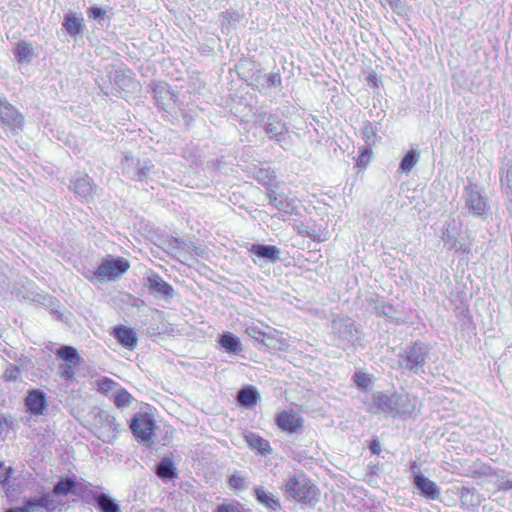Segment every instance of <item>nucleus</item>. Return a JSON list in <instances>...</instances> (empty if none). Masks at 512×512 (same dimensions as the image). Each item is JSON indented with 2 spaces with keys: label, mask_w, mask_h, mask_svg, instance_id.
I'll return each instance as SVG.
<instances>
[{
  "label": "nucleus",
  "mask_w": 512,
  "mask_h": 512,
  "mask_svg": "<svg viewBox=\"0 0 512 512\" xmlns=\"http://www.w3.org/2000/svg\"><path fill=\"white\" fill-rule=\"evenodd\" d=\"M417 406L418 398L412 394L377 392L373 394L370 411L382 412L392 418H406L416 416Z\"/></svg>",
  "instance_id": "obj_1"
},
{
  "label": "nucleus",
  "mask_w": 512,
  "mask_h": 512,
  "mask_svg": "<svg viewBox=\"0 0 512 512\" xmlns=\"http://www.w3.org/2000/svg\"><path fill=\"white\" fill-rule=\"evenodd\" d=\"M75 489L74 480L70 477H65L54 485L52 492L46 493L39 498L30 499L23 506L11 508L6 512H37L41 509L53 511L59 505L55 497L73 495Z\"/></svg>",
  "instance_id": "obj_2"
},
{
  "label": "nucleus",
  "mask_w": 512,
  "mask_h": 512,
  "mask_svg": "<svg viewBox=\"0 0 512 512\" xmlns=\"http://www.w3.org/2000/svg\"><path fill=\"white\" fill-rule=\"evenodd\" d=\"M284 491L288 497L303 503H311L318 496L317 487L304 474L288 477L284 484Z\"/></svg>",
  "instance_id": "obj_3"
},
{
  "label": "nucleus",
  "mask_w": 512,
  "mask_h": 512,
  "mask_svg": "<svg viewBox=\"0 0 512 512\" xmlns=\"http://www.w3.org/2000/svg\"><path fill=\"white\" fill-rule=\"evenodd\" d=\"M120 167L125 177L137 182L148 183L155 173V166L150 159H140L131 155L123 157Z\"/></svg>",
  "instance_id": "obj_4"
},
{
  "label": "nucleus",
  "mask_w": 512,
  "mask_h": 512,
  "mask_svg": "<svg viewBox=\"0 0 512 512\" xmlns=\"http://www.w3.org/2000/svg\"><path fill=\"white\" fill-rule=\"evenodd\" d=\"M428 354L429 349L427 345L417 341L398 355L397 362L401 369L413 374H420L424 372Z\"/></svg>",
  "instance_id": "obj_5"
},
{
  "label": "nucleus",
  "mask_w": 512,
  "mask_h": 512,
  "mask_svg": "<svg viewBox=\"0 0 512 512\" xmlns=\"http://www.w3.org/2000/svg\"><path fill=\"white\" fill-rule=\"evenodd\" d=\"M258 116L268 138L285 148L290 139V133L286 124L275 114H268L266 116V113H259Z\"/></svg>",
  "instance_id": "obj_6"
},
{
  "label": "nucleus",
  "mask_w": 512,
  "mask_h": 512,
  "mask_svg": "<svg viewBox=\"0 0 512 512\" xmlns=\"http://www.w3.org/2000/svg\"><path fill=\"white\" fill-rule=\"evenodd\" d=\"M0 122L2 129L15 136L24 128V117L19 110L6 99L0 98Z\"/></svg>",
  "instance_id": "obj_7"
},
{
  "label": "nucleus",
  "mask_w": 512,
  "mask_h": 512,
  "mask_svg": "<svg viewBox=\"0 0 512 512\" xmlns=\"http://www.w3.org/2000/svg\"><path fill=\"white\" fill-rule=\"evenodd\" d=\"M129 269V262L121 257L105 259L94 271V277L98 281H113L118 279Z\"/></svg>",
  "instance_id": "obj_8"
},
{
  "label": "nucleus",
  "mask_w": 512,
  "mask_h": 512,
  "mask_svg": "<svg viewBox=\"0 0 512 512\" xmlns=\"http://www.w3.org/2000/svg\"><path fill=\"white\" fill-rule=\"evenodd\" d=\"M56 354L65 361V364L59 366L60 375L66 380L73 379L75 375L74 368L81 363V357L77 350L72 346L63 345L57 350Z\"/></svg>",
  "instance_id": "obj_9"
},
{
  "label": "nucleus",
  "mask_w": 512,
  "mask_h": 512,
  "mask_svg": "<svg viewBox=\"0 0 512 512\" xmlns=\"http://www.w3.org/2000/svg\"><path fill=\"white\" fill-rule=\"evenodd\" d=\"M413 473V483L416 488L420 491V494L429 500H436L440 496V488L438 485L421 474L419 467L416 463L411 466Z\"/></svg>",
  "instance_id": "obj_10"
},
{
  "label": "nucleus",
  "mask_w": 512,
  "mask_h": 512,
  "mask_svg": "<svg viewBox=\"0 0 512 512\" xmlns=\"http://www.w3.org/2000/svg\"><path fill=\"white\" fill-rule=\"evenodd\" d=\"M276 425L285 432L299 433L304 426V419L293 410H284L275 417Z\"/></svg>",
  "instance_id": "obj_11"
},
{
  "label": "nucleus",
  "mask_w": 512,
  "mask_h": 512,
  "mask_svg": "<svg viewBox=\"0 0 512 512\" xmlns=\"http://www.w3.org/2000/svg\"><path fill=\"white\" fill-rule=\"evenodd\" d=\"M130 428L136 438L146 442L153 435L155 423L147 414H138L132 419Z\"/></svg>",
  "instance_id": "obj_12"
},
{
  "label": "nucleus",
  "mask_w": 512,
  "mask_h": 512,
  "mask_svg": "<svg viewBox=\"0 0 512 512\" xmlns=\"http://www.w3.org/2000/svg\"><path fill=\"white\" fill-rule=\"evenodd\" d=\"M465 206L475 216H484L487 213V201L481 193L475 189L465 190Z\"/></svg>",
  "instance_id": "obj_13"
},
{
  "label": "nucleus",
  "mask_w": 512,
  "mask_h": 512,
  "mask_svg": "<svg viewBox=\"0 0 512 512\" xmlns=\"http://www.w3.org/2000/svg\"><path fill=\"white\" fill-rule=\"evenodd\" d=\"M25 405L32 415H43L48 408L46 394L39 389H32L28 391L25 399Z\"/></svg>",
  "instance_id": "obj_14"
},
{
  "label": "nucleus",
  "mask_w": 512,
  "mask_h": 512,
  "mask_svg": "<svg viewBox=\"0 0 512 512\" xmlns=\"http://www.w3.org/2000/svg\"><path fill=\"white\" fill-rule=\"evenodd\" d=\"M63 27L71 36L81 35L85 30L84 19L75 12L69 11L64 16Z\"/></svg>",
  "instance_id": "obj_15"
},
{
  "label": "nucleus",
  "mask_w": 512,
  "mask_h": 512,
  "mask_svg": "<svg viewBox=\"0 0 512 512\" xmlns=\"http://www.w3.org/2000/svg\"><path fill=\"white\" fill-rule=\"evenodd\" d=\"M113 336L124 347L133 350L137 346V336L132 328L118 326L114 328Z\"/></svg>",
  "instance_id": "obj_16"
},
{
  "label": "nucleus",
  "mask_w": 512,
  "mask_h": 512,
  "mask_svg": "<svg viewBox=\"0 0 512 512\" xmlns=\"http://www.w3.org/2000/svg\"><path fill=\"white\" fill-rule=\"evenodd\" d=\"M250 251L257 257L267 259L271 263L280 260V249L273 245L253 244Z\"/></svg>",
  "instance_id": "obj_17"
},
{
  "label": "nucleus",
  "mask_w": 512,
  "mask_h": 512,
  "mask_svg": "<svg viewBox=\"0 0 512 512\" xmlns=\"http://www.w3.org/2000/svg\"><path fill=\"white\" fill-rule=\"evenodd\" d=\"M337 334L339 338L352 345L360 340V331L353 323L336 324Z\"/></svg>",
  "instance_id": "obj_18"
},
{
  "label": "nucleus",
  "mask_w": 512,
  "mask_h": 512,
  "mask_svg": "<svg viewBox=\"0 0 512 512\" xmlns=\"http://www.w3.org/2000/svg\"><path fill=\"white\" fill-rule=\"evenodd\" d=\"M70 188L81 198L88 200V198L92 194V184L87 175L78 176L74 178L71 182Z\"/></svg>",
  "instance_id": "obj_19"
},
{
  "label": "nucleus",
  "mask_w": 512,
  "mask_h": 512,
  "mask_svg": "<svg viewBox=\"0 0 512 512\" xmlns=\"http://www.w3.org/2000/svg\"><path fill=\"white\" fill-rule=\"evenodd\" d=\"M148 287L151 291L161 294L167 298L173 296L172 286L157 274H152L148 277Z\"/></svg>",
  "instance_id": "obj_20"
},
{
  "label": "nucleus",
  "mask_w": 512,
  "mask_h": 512,
  "mask_svg": "<svg viewBox=\"0 0 512 512\" xmlns=\"http://www.w3.org/2000/svg\"><path fill=\"white\" fill-rule=\"evenodd\" d=\"M99 512H121V508L115 499L105 493L93 494Z\"/></svg>",
  "instance_id": "obj_21"
},
{
  "label": "nucleus",
  "mask_w": 512,
  "mask_h": 512,
  "mask_svg": "<svg viewBox=\"0 0 512 512\" xmlns=\"http://www.w3.org/2000/svg\"><path fill=\"white\" fill-rule=\"evenodd\" d=\"M156 474L163 481L172 480L178 476L177 469L169 458H164L160 461L156 468Z\"/></svg>",
  "instance_id": "obj_22"
},
{
  "label": "nucleus",
  "mask_w": 512,
  "mask_h": 512,
  "mask_svg": "<svg viewBox=\"0 0 512 512\" xmlns=\"http://www.w3.org/2000/svg\"><path fill=\"white\" fill-rule=\"evenodd\" d=\"M245 440L252 449L258 450L263 455L269 454L272 451L269 441L258 434L248 433L245 435Z\"/></svg>",
  "instance_id": "obj_23"
},
{
  "label": "nucleus",
  "mask_w": 512,
  "mask_h": 512,
  "mask_svg": "<svg viewBox=\"0 0 512 512\" xmlns=\"http://www.w3.org/2000/svg\"><path fill=\"white\" fill-rule=\"evenodd\" d=\"M255 496L260 504L272 511H275L280 507L278 498H276L272 493L267 492L263 487H257L255 489Z\"/></svg>",
  "instance_id": "obj_24"
},
{
  "label": "nucleus",
  "mask_w": 512,
  "mask_h": 512,
  "mask_svg": "<svg viewBox=\"0 0 512 512\" xmlns=\"http://www.w3.org/2000/svg\"><path fill=\"white\" fill-rule=\"evenodd\" d=\"M270 203L275 206L278 210L285 213H292L294 210V201L284 194H273L269 195Z\"/></svg>",
  "instance_id": "obj_25"
},
{
  "label": "nucleus",
  "mask_w": 512,
  "mask_h": 512,
  "mask_svg": "<svg viewBox=\"0 0 512 512\" xmlns=\"http://www.w3.org/2000/svg\"><path fill=\"white\" fill-rule=\"evenodd\" d=\"M460 499L463 505H467L471 508L478 507L485 500L474 488H463Z\"/></svg>",
  "instance_id": "obj_26"
},
{
  "label": "nucleus",
  "mask_w": 512,
  "mask_h": 512,
  "mask_svg": "<svg viewBox=\"0 0 512 512\" xmlns=\"http://www.w3.org/2000/svg\"><path fill=\"white\" fill-rule=\"evenodd\" d=\"M259 398V393L257 389L253 386H248L246 388L241 389L238 392L237 400L243 406L251 407L257 403Z\"/></svg>",
  "instance_id": "obj_27"
},
{
  "label": "nucleus",
  "mask_w": 512,
  "mask_h": 512,
  "mask_svg": "<svg viewBox=\"0 0 512 512\" xmlns=\"http://www.w3.org/2000/svg\"><path fill=\"white\" fill-rule=\"evenodd\" d=\"M15 57L21 63H29L34 55L33 47L28 42H20L15 48Z\"/></svg>",
  "instance_id": "obj_28"
},
{
  "label": "nucleus",
  "mask_w": 512,
  "mask_h": 512,
  "mask_svg": "<svg viewBox=\"0 0 512 512\" xmlns=\"http://www.w3.org/2000/svg\"><path fill=\"white\" fill-rule=\"evenodd\" d=\"M221 346L227 351L232 353H239L242 351L239 339L232 333H224L220 338Z\"/></svg>",
  "instance_id": "obj_29"
},
{
  "label": "nucleus",
  "mask_w": 512,
  "mask_h": 512,
  "mask_svg": "<svg viewBox=\"0 0 512 512\" xmlns=\"http://www.w3.org/2000/svg\"><path fill=\"white\" fill-rule=\"evenodd\" d=\"M501 184L505 193L512 199V163L507 164L502 171Z\"/></svg>",
  "instance_id": "obj_30"
},
{
  "label": "nucleus",
  "mask_w": 512,
  "mask_h": 512,
  "mask_svg": "<svg viewBox=\"0 0 512 512\" xmlns=\"http://www.w3.org/2000/svg\"><path fill=\"white\" fill-rule=\"evenodd\" d=\"M419 160V154L416 153L415 150H410L402 159L400 163V168L404 171L409 173L414 166L417 164Z\"/></svg>",
  "instance_id": "obj_31"
},
{
  "label": "nucleus",
  "mask_w": 512,
  "mask_h": 512,
  "mask_svg": "<svg viewBox=\"0 0 512 512\" xmlns=\"http://www.w3.org/2000/svg\"><path fill=\"white\" fill-rule=\"evenodd\" d=\"M362 137L367 146H373L377 140V129L370 123L366 124L362 129Z\"/></svg>",
  "instance_id": "obj_32"
},
{
  "label": "nucleus",
  "mask_w": 512,
  "mask_h": 512,
  "mask_svg": "<svg viewBox=\"0 0 512 512\" xmlns=\"http://www.w3.org/2000/svg\"><path fill=\"white\" fill-rule=\"evenodd\" d=\"M133 397L130 393H128L124 389H120L115 395H114V404L119 407H128L132 403Z\"/></svg>",
  "instance_id": "obj_33"
},
{
  "label": "nucleus",
  "mask_w": 512,
  "mask_h": 512,
  "mask_svg": "<svg viewBox=\"0 0 512 512\" xmlns=\"http://www.w3.org/2000/svg\"><path fill=\"white\" fill-rule=\"evenodd\" d=\"M228 483L230 488L243 491L247 489L248 484L246 478L240 474H233L229 477Z\"/></svg>",
  "instance_id": "obj_34"
},
{
  "label": "nucleus",
  "mask_w": 512,
  "mask_h": 512,
  "mask_svg": "<svg viewBox=\"0 0 512 512\" xmlns=\"http://www.w3.org/2000/svg\"><path fill=\"white\" fill-rule=\"evenodd\" d=\"M259 81L261 82L262 85H266L269 88L281 86V76L278 73L266 74L260 77Z\"/></svg>",
  "instance_id": "obj_35"
},
{
  "label": "nucleus",
  "mask_w": 512,
  "mask_h": 512,
  "mask_svg": "<svg viewBox=\"0 0 512 512\" xmlns=\"http://www.w3.org/2000/svg\"><path fill=\"white\" fill-rule=\"evenodd\" d=\"M354 382L358 387L362 389H367L372 382V378L367 373L358 372L354 375Z\"/></svg>",
  "instance_id": "obj_36"
},
{
  "label": "nucleus",
  "mask_w": 512,
  "mask_h": 512,
  "mask_svg": "<svg viewBox=\"0 0 512 512\" xmlns=\"http://www.w3.org/2000/svg\"><path fill=\"white\" fill-rule=\"evenodd\" d=\"M11 472V467H7L3 463H0V484H2L6 491H9V478Z\"/></svg>",
  "instance_id": "obj_37"
},
{
  "label": "nucleus",
  "mask_w": 512,
  "mask_h": 512,
  "mask_svg": "<svg viewBox=\"0 0 512 512\" xmlns=\"http://www.w3.org/2000/svg\"><path fill=\"white\" fill-rule=\"evenodd\" d=\"M74 485L76 486V489L75 492H73V495L84 496L86 493H89L93 496V494H95L89 489V487L91 486L90 483H86L84 481L78 482L74 480Z\"/></svg>",
  "instance_id": "obj_38"
},
{
  "label": "nucleus",
  "mask_w": 512,
  "mask_h": 512,
  "mask_svg": "<svg viewBox=\"0 0 512 512\" xmlns=\"http://www.w3.org/2000/svg\"><path fill=\"white\" fill-rule=\"evenodd\" d=\"M88 17L91 19H101L103 20L106 16V11L101 9L100 7L93 6L87 11Z\"/></svg>",
  "instance_id": "obj_39"
},
{
  "label": "nucleus",
  "mask_w": 512,
  "mask_h": 512,
  "mask_svg": "<svg viewBox=\"0 0 512 512\" xmlns=\"http://www.w3.org/2000/svg\"><path fill=\"white\" fill-rule=\"evenodd\" d=\"M20 376V370L16 366H10L4 372V377L7 381H17Z\"/></svg>",
  "instance_id": "obj_40"
},
{
  "label": "nucleus",
  "mask_w": 512,
  "mask_h": 512,
  "mask_svg": "<svg viewBox=\"0 0 512 512\" xmlns=\"http://www.w3.org/2000/svg\"><path fill=\"white\" fill-rule=\"evenodd\" d=\"M216 512H241L240 509L232 504H221Z\"/></svg>",
  "instance_id": "obj_41"
},
{
  "label": "nucleus",
  "mask_w": 512,
  "mask_h": 512,
  "mask_svg": "<svg viewBox=\"0 0 512 512\" xmlns=\"http://www.w3.org/2000/svg\"><path fill=\"white\" fill-rule=\"evenodd\" d=\"M371 156V150L369 148H366L359 156L358 158V164H364L367 163L370 160Z\"/></svg>",
  "instance_id": "obj_42"
},
{
  "label": "nucleus",
  "mask_w": 512,
  "mask_h": 512,
  "mask_svg": "<svg viewBox=\"0 0 512 512\" xmlns=\"http://www.w3.org/2000/svg\"><path fill=\"white\" fill-rule=\"evenodd\" d=\"M173 247L178 250H183L185 252H187L190 248V246L187 243H185L184 241L179 240V239H174Z\"/></svg>",
  "instance_id": "obj_43"
},
{
  "label": "nucleus",
  "mask_w": 512,
  "mask_h": 512,
  "mask_svg": "<svg viewBox=\"0 0 512 512\" xmlns=\"http://www.w3.org/2000/svg\"><path fill=\"white\" fill-rule=\"evenodd\" d=\"M370 451L373 453V454H380L381 452V445H380V442L378 440H373L371 443H370Z\"/></svg>",
  "instance_id": "obj_44"
},
{
  "label": "nucleus",
  "mask_w": 512,
  "mask_h": 512,
  "mask_svg": "<svg viewBox=\"0 0 512 512\" xmlns=\"http://www.w3.org/2000/svg\"><path fill=\"white\" fill-rule=\"evenodd\" d=\"M392 311H393L392 306H390V305H383L381 307V311H379L378 313L382 314V315H385V316H388V317H392Z\"/></svg>",
  "instance_id": "obj_45"
},
{
  "label": "nucleus",
  "mask_w": 512,
  "mask_h": 512,
  "mask_svg": "<svg viewBox=\"0 0 512 512\" xmlns=\"http://www.w3.org/2000/svg\"><path fill=\"white\" fill-rule=\"evenodd\" d=\"M500 490H510L512 489V480L504 481L499 486Z\"/></svg>",
  "instance_id": "obj_46"
},
{
  "label": "nucleus",
  "mask_w": 512,
  "mask_h": 512,
  "mask_svg": "<svg viewBox=\"0 0 512 512\" xmlns=\"http://www.w3.org/2000/svg\"><path fill=\"white\" fill-rule=\"evenodd\" d=\"M451 238H452V236L450 235V233H449L448 231L443 232L442 240H443L445 243L450 242V241H451Z\"/></svg>",
  "instance_id": "obj_47"
},
{
  "label": "nucleus",
  "mask_w": 512,
  "mask_h": 512,
  "mask_svg": "<svg viewBox=\"0 0 512 512\" xmlns=\"http://www.w3.org/2000/svg\"><path fill=\"white\" fill-rule=\"evenodd\" d=\"M111 384H113V381H111V380L104 381L102 389H104L105 387L109 388Z\"/></svg>",
  "instance_id": "obj_48"
},
{
  "label": "nucleus",
  "mask_w": 512,
  "mask_h": 512,
  "mask_svg": "<svg viewBox=\"0 0 512 512\" xmlns=\"http://www.w3.org/2000/svg\"><path fill=\"white\" fill-rule=\"evenodd\" d=\"M122 80L127 81V82L131 83L132 85H135V82L131 78H127V79L123 78Z\"/></svg>",
  "instance_id": "obj_49"
},
{
  "label": "nucleus",
  "mask_w": 512,
  "mask_h": 512,
  "mask_svg": "<svg viewBox=\"0 0 512 512\" xmlns=\"http://www.w3.org/2000/svg\"><path fill=\"white\" fill-rule=\"evenodd\" d=\"M451 248L455 249V250H458V248L456 247V244L454 243Z\"/></svg>",
  "instance_id": "obj_50"
},
{
  "label": "nucleus",
  "mask_w": 512,
  "mask_h": 512,
  "mask_svg": "<svg viewBox=\"0 0 512 512\" xmlns=\"http://www.w3.org/2000/svg\"><path fill=\"white\" fill-rule=\"evenodd\" d=\"M120 76H116V82L119 83Z\"/></svg>",
  "instance_id": "obj_51"
},
{
  "label": "nucleus",
  "mask_w": 512,
  "mask_h": 512,
  "mask_svg": "<svg viewBox=\"0 0 512 512\" xmlns=\"http://www.w3.org/2000/svg\"><path fill=\"white\" fill-rule=\"evenodd\" d=\"M261 341H262V343H264V344L268 345V344H267V342H266V340L262 339Z\"/></svg>",
  "instance_id": "obj_52"
}]
</instances>
